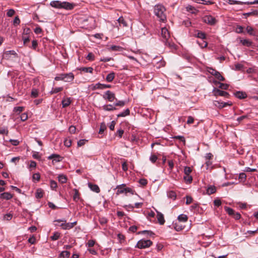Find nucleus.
Masks as SVG:
<instances>
[{"label": "nucleus", "instance_id": "obj_48", "mask_svg": "<svg viewBox=\"0 0 258 258\" xmlns=\"http://www.w3.org/2000/svg\"><path fill=\"white\" fill-rule=\"evenodd\" d=\"M38 95V91L37 89H33L31 92V96L36 98Z\"/></svg>", "mask_w": 258, "mask_h": 258}, {"label": "nucleus", "instance_id": "obj_64", "mask_svg": "<svg viewBox=\"0 0 258 258\" xmlns=\"http://www.w3.org/2000/svg\"><path fill=\"white\" fill-rule=\"evenodd\" d=\"M10 142L14 146H17L19 144V141L17 140H10Z\"/></svg>", "mask_w": 258, "mask_h": 258}, {"label": "nucleus", "instance_id": "obj_49", "mask_svg": "<svg viewBox=\"0 0 258 258\" xmlns=\"http://www.w3.org/2000/svg\"><path fill=\"white\" fill-rule=\"evenodd\" d=\"M64 145L67 147H70L72 145V141L70 139H66L64 141Z\"/></svg>", "mask_w": 258, "mask_h": 258}, {"label": "nucleus", "instance_id": "obj_44", "mask_svg": "<svg viewBox=\"0 0 258 258\" xmlns=\"http://www.w3.org/2000/svg\"><path fill=\"white\" fill-rule=\"evenodd\" d=\"M191 169L190 167L186 166L184 167V174L186 175H190V173L191 172Z\"/></svg>", "mask_w": 258, "mask_h": 258}, {"label": "nucleus", "instance_id": "obj_9", "mask_svg": "<svg viewBox=\"0 0 258 258\" xmlns=\"http://www.w3.org/2000/svg\"><path fill=\"white\" fill-rule=\"evenodd\" d=\"M203 21L205 23L211 25H214L216 23V19L211 15L205 16L203 18Z\"/></svg>", "mask_w": 258, "mask_h": 258}, {"label": "nucleus", "instance_id": "obj_58", "mask_svg": "<svg viewBox=\"0 0 258 258\" xmlns=\"http://www.w3.org/2000/svg\"><path fill=\"white\" fill-rule=\"evenodd\" d=\"M95 243V241L94 240H88L87 245L88 247H92L94 245Z\"/></svg>", "mask_w": 258, "mask_h": 258}, {"label": "nucleus", "instance_id": "obj_25", "mask_svg": "<svg viewBox=\"0 0 258 258\" xmlns=\"http://www.w3.org/2000/svg\"><path fill=\"white\" fill-rule=\"evenodd\" d=\"M43 191L41 188H38L35 193V197L37 199H40L43 197Z\"/></svg>", "mask_w": 258, "mask_h": 258}, {"label": "nucleus", "instance_id": "obj_29", "mask_svg": "<svg viewBox=\"0 0 258 258\" xmlns=\"http://www.w3.org/2000/svg\"><path fill=\"white\" fill-rule=\"evenodd\" d=\"M243 15L245 16V18H247V17L251 16H257L258 15V11L257 10H254L252 12L244 13Z\"/></svg>", "mask_w": 258, "mask_h": 258}, {"label": "nucleus", "instance_id": "obj_24", "mask_svg": "<svg viewBox=\"0 0 258 258\" xmlns=\"http://www.w3.org/2000/svg\"><path fill=\"white\" fill-rule=\"evenodd\" d=\"M167 195L169 198L172 199L173 200H175L176 198V194L174 191H169L167 192Z\"/></svg>", "mask_w": 258, "mask_h": 258}, {"label": "nucleus", "instance_id": "obj_52", "mask_svg": "<svg viewBox=\"0 0 258 258\" xmlns=\"http://www.w3.org/2000/svg\"><path fill=\"white\" fill-rule=\"evenodd\" d=\"M157 160V157L155 155H151L150 157V160L153 163H154Z\"/></svg>", "mask_w": 258, "mask_h": 258}, {"label": "nucleus", "instance_id": "obj_20", "mask_svg": "<svg viewBox=\"0 0 258 258\" xmlns=\"http://www.w3.org/2000/svg\"><path fill=\"white\" fill-rule=\"evenodd\" d=\"M71 103V98H64L62 100V107L64 108L70 105Z\"/></svg>", "mask_w": 258, "mask_h": 258}, {"label": "nucleus", "instance_id": "obj_28", "mask_svg": "<svg viewBox=\"0 0 258 258\" xmlns=\"http://www.w3.org/2000/svg\"><path fill=\"white\" fill-rule=\"evenodd\" d=\"M116 100V102H115L113 104V105L114 107L115 106H120V107H123L125 105V102L124 101L122 100H118L116 99H115Z\"/></svg>", "mask_w": 258, "mask_h": 258}, {"label": "nucleus", "instance_id": "obj_36", "mask_svg": "<svg viewBox=\"0 0 258 258\" xmlns=\"http://www.w3.org/2000/svg\"><path fill=\"white\" fill-rule=\"evenodd\" d=\"M195 36L202 39H205L206 38L205 33L201 31H198L197 34L195 35Z\"/></svg>", "mask_w": 258, "mask_h": 258}, {"label": "nucleus", "instance_id": "obj_10", "mask_svg": "<svg viewBox=\"0 0 258 258\" xmlns=\"http://www.w3.org/2000/svg\"><path fill=\"white\" fill-rule=\"evenodd\" d=\"M213 93L214 95L216 96H224L226 98H228L229 96V94L228 92L222 91L218 88H214L213 90Z\"/></svg>", "mask_w": 258, "mask_h": 258}, {"label": "nucleus", "instance_id": "obj_62", "mask_svg": "<svg viewBox=\"0 0 258 258\" xmlns=\"http://www.w3.org/2000/svg\"><path fill=\"white\" fill-rule=\"evenodd\" d=\"M186 205L190 204L192 201V198L191 197L188 196H187L186 197Z\"/></svg>", "mask_w": 258, "mask_h": 258}, {"label": "nucleus", "instance_id": "obj_47", "mask_svg": "<svg viewBox=\"0 0 258 258\" xmlns=\"http://www.w3.org/2000/svg\"><path fill=\"white\" fill-rule=\"evenodd\" d=\"M218 83L219 84V85H220L219 87L220 88L223 89V90L228 89V87H229V85L228 84L221 83H219V82H218Z\"/></svg>", "mask_w": 258, "mask_h": 258}, {"label": "nucleus", "instance_id": "obj_6", "mask_svg": "<svg viewBox=\"0 0 258 258\" xmlns=\"http://www.w3.org/2000/svg\"><path fill=\"white\" fill-rule=\"evenodd\" d=\"M207 71L209 73L215 76L217 80L220 81H224L225 80V78L221 75L220 72L212 68H208Z\"/></svg>", "mask_w": 258, "mask_h": 258}, {"label": "nucleus", "instance_id": "obj_35", "mask_svg": "<svg viewBox=\"0 0 258 258\" xmlns=\"http://www.w3.org/2000/svg\"><path fill=\"white\" fill-rule=\"evenodd\" d=\"M184 181L186 183H190L191 182L192 180V177L190 175H185L183 177Z\"/></svg>", "mask_w": 258, "mask_h": 258}, {"label": "nucleus", "instance_id": "obj_51", "mask_svg": "<svg viewBox=\"0 0 258 258\" xmlns=\"http://www.w3.org/2000/svg\"><path fill=\"white\" fill-rule=\"evenodd\" d=\"M86 58L89 60H93L94 59V55L91 52L89 53Z\"/></svg>", "mask_w": 258, "mask_h": 258}, {"label": "nucleus", "instance_id": "obj_33", "mask_svg": "<svg viewBox=\"0 0 258 258\" xmlns=\"http://www.w3.org/2000/svg\"><path fill=\"white\" fill-rule=\"evenodd\" d=\"M70 255V252L68 251H62L60 254L59 257L62 258H68Z\"/></svg>", "mask_w": 258, "mask_h": 258}, {"label": "nucleus", "instance_id": "obj_63", "mask_svg": "<svg viewBox=\"0 0 258 258\" xmlns=\"http://www.w3.org/2000/svg\"><path fill=\"white\" fill-rule=\"evenodd\" d=\"M87 141L86 140H80L78 142V146L79 147H81L83 145H84L85 144V142Z\"/></svg>", "mask_w": 258, "mask_h": 258}, {"label": "nucleus", "instance_id": "obj_1", "mask_svg": "<svg viewBox=\"0 0 258 258\" xmlns=\"http://www.w3.org/2000/svg\"><path fill=\"white\" fill-rule=\"evenodd\" d=\"M166 9L165 7L160 4L156 5L154 8V13L158 18L159 21L165 22L166 21Z\"/></svg>", "mask_w": 258, "mask_h": 258}, {"label": "nucleus", "instance_id": "obj_40", "mask_svg": "<svg viewBox=\"0 0 258 258\" xmlns=\"http://www.w3.org/2000/svg\"><path fill=\"white\" fill-rule=\"evenodd\" d=\"M247 32L251 35L254 36L255 33L254 32L253 29L251 26H247L246 28Z\"/></svg>", "mask_w": 258, "mask_h": 258}, {"label": "nucleus", "instance_id": "obj_22", "mask_svg": "<svg viewBox=\"0 0 258 258\" xmlns=\"http://www.w3.org/2000/svg\"><path fill=\"white\" fill-rule=\"evenodd\" d=\"M89 186L92 191L97 193L100 192V188L97 185L89 183Z\"/></svg>", "mask_w": 258, "mask_h": 258}, {"label": "nucleus", "instance_id": "obj_56", "mask_svg": "<svg viewBox=\"0 0 258 258\" xmlns=\"http://www.w3.org/2000/svg\"><path fill=\"white\" fill-rule=\"evenodd\" d=\"M20 23V20L18 16L16 17L13 21V24L14 25H18Z\"/></svg>", "mask_w": 258, "mask_h": 258}, {"label": "nucleus", "instance_id": "obj_38", "mask_svg": "<svg viewBox=\"0 0 258 258\" xmlns=\"http://www.w3.org/2000/svg\"><path fill=\"white\" fill-rule=\"evenodd\" d=\"M63 90V87H56L52 88V90L50 92L51 94L57 93Z\"/></svg>", "mask_w": 258, "mask_h": 258}, {"label": "nucleus", "instance_id": "obj_18", "mask_svg": "<svg viewBox=\"0 0 258 258\" xmlns=\"http://www.w3.org/2000/svg\"><path fill=\"white\" fill-rule=\"evenodd\" d=\"M125 184H121V185H119L117 186V191L116 194L119 195L120 194H125Z\"/></svg>", "mask_w": 258, "mask_h": 258}, {"label": "nucleus", "instance_id": "obj_57", "mask_svg": "<svg viewBox=\"0 0 258 258\" xmlns=\"http://www.w3.org/2000/svg\"><path fill=\"white\" fill-rule=\"evenodd\" d=\"M13 217V215L12 214H10V213H9V214H6L4 217V219L6 220H10Z\"/></svg>", "mask_w": 258, "mask_h": 258}, {"label": "nucleus", "instance_id": "obj_50", "mask_svg": "<svg viewBox=\"0 0 258 258\" xmlns=\"http://www.w3.org/2000/svg\"><path fill=\"white\" fill-rule=\"evenodd\" d=\"M32 178L33 180L39 181L40 178V175L38 173H35L33 175Z\"/></svg>", "mask_w": 258, "mask_h": 258}, {"label": "nucleus", "instance_id": "obj_7", "mask_svg": "<svg viewBox=\"0 0 258 258\" xmlns=\"http://www.w3.org/2000/svg\"><path fill=\"white\" fill-rule=\"evenodd\" d=\"M224 209L229 215L232 216L235 220L240 219L241 215L239 213H236L232 208L225 207Z\"/></svg>", "mask_w": 258, "mask_h": 258}, {"label": "nucleus", "instance_id": "obj_8", "mask_svg": "<svg viewBox=\"0 0 258 258\" xmlns=\"http://www.w3.org/2000/svg\"><path fill=\"white\" fill-rule=\"evenodd\" d=\"M103 98L110 102H112L116 99L115 94L109 90L106 91L104 93Z\"/></svg>", "mask_w": 258, "mask_h": 258}, {"label": "nucleus", "instance_id": "obj_12", "mask_svg": "<svg viewBox=\"0 0 258 258\" xmlns=\"http://www.w3.org/2000/svg\"><path fill=\"white\" fill-rule=\"evenodd\" d=\"M228 1V3L230 5L233 4H247V5H252V4H258V0H255L252 2H247V3H242L239 1H233V0H227Z\"/></svg>", "mask_w": 258, "mask_h": 258}, {"label": "nucleus", "instance_id": "obj_59", "mask_svg": "<svg viewBox=\"0 0 258 258\" xmlns=\"http://www.w3.org/2000/svg\"><path fill=\"white\" fill-rule=\"evenodd\" d=\"M15 14V11L13 9H10L8 10L7 15L8 17H12Z\"/></svg>", "mask_w": 258, "mask_h": 258}, {"label": "nucleus", "instance_id": "obj_13", "mask_svg": "<svg viewBox=\"0 0 258 258\" xmlns=\"http://www.w3.org/2000/svg\"><path fill=\"white\" fill-rule=\"evenodd\" d=\"M50 5L56 9H61L62 7V2L59 1H53L50 3Z\"/></svg>", "mask_w": 258, "mask_h": 258}, {"label": "nucleus", "instance_id": "obj_37", "mask_svg": "<svg viewBox=\"0 0 258 258\" xmlns=\"http://www.w3.org/2000/svg\"><path fill=\"white\" fill-rule=\"evenodd\" d=\"M60 233L58 232H55L53 233V235L50 237V238L52 240H56L60 237Z\"/></svg>", "mask_w": 258, "mask_h": 258}, {"label": "nucleus", "instance_id": "obj_2", "mask_svg": "<svg viewBox=\"0 0 258 258\" xmlns=\"http://www.w3.org/2000/svg\"><path fill=\"white\" fill-rule=\"evenodd\" d=\"M161 37L162 40L165 45L171 48H175V45L174 43L171 42L169 32L165 27L161 29Z\"/></svg>", "mask_w": 258, "mask_h": 258}, {"label": "nucleus", "instance_id": "obj_45", "mask_svg": "<svg viewBox=\"0 0 258 258\" xmlns=\"http://www.w3.org/2000/svg\"><path fill=\"white\" fill-rule=\"evenodd\" d=\"M213 103L215 106H216L219 108H223V105H222V102H221L220 101H214Z\"/></svg>", "mask_w": 258, "mask_h": 258}, {"label": "nucleus", "instance_id": "obj_11", "mask_svg": "<svg viewBox=\"0 0 258 258\" xmlns=\"http://www.w3.org/2000/svg\"><path fill=\"white\" fill-rule=\"evenodd\" d=\"M75 6V4L73 3H70L67 2H62L61 9H63L66 10H71L74 8Z\"/></svg>", "mask_w": 258, "mask_h": 258}, {"label": "nucleus", "instance_id": "obj_15", "mask_svg": "<svg viewBox=\"0 0 258 258\" xmlns=\"http://www.w3.org/2000/svg\"><path fill=\"white\" fill-rule=\"evenodd\" d=\"M103 109L105 111H111L115 110L116 108L114 107V106L112 104H107L104 105L102 106Z\"/></svg>", "mask_w": 258, "mask_h": 258}, {"label": "nucleus", "instance_id": "obj_55", "mask_svg": "<svg viewBox=\"0 0 258 258\" xmlns=\"http://www.w3.org/2000/svg\"><path fill=\"white\" fill-rule=\"evenodd\" d=\"M21 120L23 121H25L28 118L27 114L25 113H22L20 116Z\"/></svg>", "mask_w": 258, "mask_h": 258}, {"label": "nucleus", "instance_id": "obj_43", "mask_svg": "<svg viewBox=\"0 0 258 258\" xmlns=\"http://www.w3.org/2000/svg\"><path fill=\"white\" fill-rule=\"evenodd\" d=\"M50 186L52 189H55L57 186L56 182L53 180H50Z\"/></svg>", "mask_w": 258, "mask_h": 258}, {"label": "nucleus", "instance_id": "obj_26", "mask_svg": "<svg viewBox=\"0 0 258 258\" xmlns=\"http://www.w3.org/2000/svg\"><path fill=\"white\" fill-rule=\"evenodd\" d=\"M115 77V74L113 72L110 73L107 75L106 78V80L108 82H112Z\"/></svg>", "mask_w": 258, "mask_h": 258}, {"label": "nucleus", "instance_id": "obj_23", "mask_svg": "<svg viewBox=\"0 0 258 258\" xmlns=\"http://www.w3.org/2000/svg\"><path fill=\"white\" fill-rule=\"evenodd\" d=\"M58 180L61 183H64L67 181V177L63 174H60L58 176Z\"/></svg>", "mask_w": 258, "mask_h": 258}, {"label": "nucleus", "instance_id": "obj_16", "mask_svg": "<svg viewBox=\"0 0 258 258\" xmlns=\"http://www.w3.org/2000/svg\"><path fill=\"white\" fill-rule=\"evenodd\" d=\"M13 197V195L10 192H3L0 195V198L2 199H5L6 200H9L12 199Z\"/></svg>", "mask_w": 258, "mask_h": 258}, {"label": "nucleus", "instance_id": "obj_60", "mask_svg": "<svg viewBox=\"0 0 258 258\" xmlns=\"http://www.w3.org/2000/svg\"><path fill=\"white\" fill-rule=\"evenodd\" d=\"M8 134V130L7 128L0 127V134Z\"/></svg>", "mask_w": 258, "mask_h": 258}, {"label": "nucleus", "instance_id": "obj_4", "mask_svg": "<svg viewBox=\"0 0 258 258\" xmlns=\"http://www.w3.org/2000/svg\"><path fill=\"white\" fill-rule=\"evenodd\" d=\"M74 79V75L72 73L59 74L54 78L55 81H63L65 82H71Z\"/></svg>", "mask_w": 258, "mask_h": 258}, {"label": "nucleus", "instance_id": "obj_30", "mask_svg": "<svg viewBox=\"0 0 258 258\" xmlns=\"http://www.w3.org/2000/svg\"><path fill=\"white\" fill-rule=\"evenodd\" d=\"M130 111L129 109L127 108V109H126L124 111L117 114V116L118 117H125L127 115H128L130 114Z\"/></svg>", "mask_w": 258, "mask_h": 258}, {"label": "nucleus", "instance_id": "obj_46", "mask_svg": "<svg viewBox=\"0 0 258 258\" xmlns=\"http://www.w3.org/2000/svg\"><path fill=\"white\" fill-rule=\"evenodd\" d=\"M106 127L105 123L103 122L100 125V128L99 131V133L100 134H102L104 131L105 130Z\"/></svg>", "mask_w": 258, "mask_h": 258}, {"label": "nucleus", "instance_id": "obj_32", "mask_svg": "<svg viewBox=\"0 0 258 258\" xmlns=\"http://www.w3.org/2000/svg\"><path fill=\"white\" fill-rule=\"evenodd\" d=\"M187 216L184 214H180L178 217V220L180 222H186L187 220Z\"/></svg>", "mask_w": 258, "mask_h": 258}, {"label": "nucleus", "instance_id": "obj_61", "mask_svg": "<svg viewBox=\"0 0 258 258\" xmlns=\"http://www.w3.org/2000/svg\"><path fill=\"white\" fill-rule=\"evenodd\" d=\"M76 127L74 125H71L69 128V131L71 134H74L76 132Z\"/></svg>", "mask_w": 258, "mask_h": 258}, {"label": "nucleus", "instance_id": "obj_54", "mask_svg": "<svg viewBox=\"0 0 258 258\" xmlns=\"http://www.w3.org/2000/svg\"><path fill=\"white\" fill-rule=\"evenodd\" d=\"M139 183L143 186H146L147 184V180L145 178L140 179Z\"/></svg>", "mask_w": 258, "mask_h": 258}, {"label": "nucleus", "instance_id": "obj_34", "mask_svg": "<svg viewBox=\"0 0 258 258\" xmlns=\"http://www.w3.org/2000/svg\"><path fill=\"white\" fill-rule=\"evenodd\" d=\"M241 43L244 46H250L252 42L248 39H243L240 40Z\"/></svg>", "mask_w": 258, "mask_h": 258}, {"label": "nucleus", "instance_id": "obj_5", "mask_svg": "<svg viewBox=\"0 0 258 258\" xmlns=\"http://www.w3.org/2000/svg\"><path fill=\"white\" fill-rule=\"evenodd\" d=\"M152 243L150 240L141 239L138 242L136 247L140 249L150 247Z\"/></svg>", "mask_w": 258, "mask_h": 258}, {"label": "nucleus", "instance_id": "obj_21", "mask_svg": "<svg viewBox=\"0 0 258 258\" xmlns=\"http://www.w3.org/2000/svg\"><path fill=\"white\" fill-rule=\"evenodd\" d=\"M48 158L49 159H55L56 162H59L61 160L62 158L60 155L56 154H51Z\"/></svg>", "mask_w": 258, "mask_h": 258}, {"label": "nucleus", "instance_id": "obj_3", "mask_svg": "<svg viewBox=\"0 0 258 258\" xmlns=\"http://www.w3.org/2000/svg\"><path fill=\"white\" fill-rule=\"evenodd\" d=\"M54 222L61 223L60 224H55V226H59L63 230H69L73 228L77 223V221L72 223H67L64 219H57L54 221Z\"/></svg>", "mask_w": 258, "mask_h": 258}, {"label": "nucleus", "instance_id": "obj_53", "mask_svg": "<svg viewBox=\"0 0 258 258\" xmlns=\"http://www.w3.org/2000/svg\"><path fill=\"white\" fill-rule=\"evenodd\" d=\"M243 68V66L240 63H237L235 65V70L236 71H239Z\"/></svg>", "mask_w": 258, "mask_h": 258}, {"label": "nucleus", "instance_id": "obj_39", "mask_svg": "<svg viewBox=\"0 0 258 258\" xmlns=\"http://www.w3.org/2000/svg\"><path fill=\"white\" fill-rule=\"evenodd\" d=\"M118 23H119V25L122 24L123 26L126 27L127 26V23L124 20V18L122 17H119L117 20Z\"/></svg>", "mask_w": 258, "mask_h": 258}, {"label": "nucleus", "instance_id": "obj_42", "mask_svg": "<svg viewBox=\"0 0 258 258\" xmlns=\"http://www.w3.org/2000/svg\"><path fill=\"white\" fill-rule=\"evenodd\" d=\"M246 175L244 172L240 173L239 175V179L241 182H244L246 180Z\"/></svg>", "mask_w": 258, "mask_h": 258}, {"label": "nucleus", "instance_id": "obj_31", "mask_svg": "<svg viewBox=\"0 0 258 258\" xmlns=\"http://www.w3.org/2000/svg\"><path fill=\"white\" fill-rule=\"evenodd\" d=\"M80 70L85 73H92L93 69L92 67H82L80 69Z\"/></svg>", "mask_w": 258, "mask_h": 258}, {"label": "nucleus", "instance_id": "obj_27", "mask_svg": "<svg viewBox=\"0 0 258 258\" xmlns=\"http://www.w3.org/2000/svg\"><path fill=\"white\" fill-rule=\"evenodd\" d=\"M73 191L74 192V195L73 196V200L74 201L77 202L80 199V194L79 192V191L76 188H74L73 189Z\"/></svg>", "mask_w": 258, "mask_h": 258}, {"label": "nucleus", "instance_id": "obj_41", "mask_svg": "<svg viewBox=\"0 0 258 258\" xmlns=\"http://www.w3.org/2000/svg\"><path fill=\"white\" fill-rule=\"evenodd\" d=\"M98 86V88L103 89L105 88H109L111 87L110 85H106L103 84L98 83L96 84Z\"/></svg>", "mask_w": 258, "mask_h": 258}, {"label": "nucleus", "instance_id": "obj_17", "mask_svg": "<svg viewBox=\"0 0 258 258\" xmlns=\"http://www.w3.org/2000/svg\"><path fill=\"white\" fill-rule=\"evenodd\" d=\"M234 95L237 98L240 99H244L247 97V95L245 93L241 91H237L234 93Z\"/></svg>", "mask_w": 258, "mask_h": 258}, {"label": "nucleus", "instance_id": "obj_14", "mask_svg": "<svg viewBox=\"0 0 258 258\" xmlns=\"http://www.w3.org/2000/svg\"><path fill=\"white\" fill-rule=\"evenodd\" d=\"M156 212H157V218L158 221V222L161 225L164 224V223H165V220L164 218L163 215L157 211Z\"/></svg>", "mask_w": 258, "mask_h": 258}, {"label": "nucleus", "instance_id": "obj_19", "mask_svg": "<svg viewBox=\"0 0 258 258\" xmlns=\"http://www.w3.org/2000/svg\"><path fill=\"white\" fill-rule=\"evenodd\" d=\"M216 191V187L214 185H210L207 189V194L209 195L213 194Z\"/></svg>", "mask_w": 258, "mask_h": 258}]
</instances>
